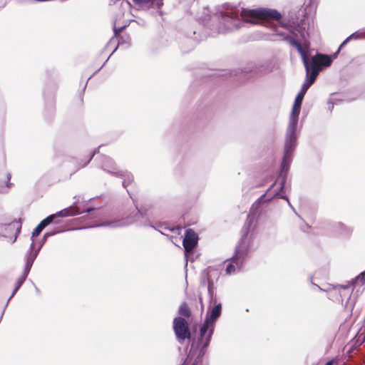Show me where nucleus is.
I'll return each mask as SVG.
<instances>
[{
  "label": "nucleus",
  "mask_w": 365,
  "mask_h": 365,
  "mask_svg": "<svg viewBox=\"0 0 365 365\" xmlns=\"http://www.w3.org/2000/svg\"><path fill=\"white\" fill-rule=\"evenodd\" d=\"M215 283L213 282H207V291L210 296V300H213L214 292H215Z\"/></svg>",
  "instance_id": "412c9836"
},
{
  "label": "nucleus",
  "mask_w": 365,
  "mask_h": 365,
  "mask_svg": "<svg viewBox=\"0 0 365 365\" xmlns=\"http://www.w3.org/2000/svg\"><path fill=\"white\" fill-rule=\"evenodd\" d=\"M125 26H121L119 28H117L116 26H114V35L115 37H118L120 36V34L121 31L124 29Z\"/></svg>",
  "instance_id": "5701e85b"
},
{
  "label": "nucleus",
  "mask_w": 365,
  "mask_h": 365,
  "mask_svg": "<svg viewBox=\"0 0 365 365\" xmlns=\"http://www.w3.org/2000/svg\"><path fill=\"white\" fill-rule=\"evenodd\" d=\"M331 232L333 236L336 237H348L351 233V230L341 222H337L331 226Z\"/></svg>",
  "instance_id": "9b49d317"
},
{
  "label": "nucleus",
  "mask_w": 365,
  "mask_h": 365,
  "mask_svg": "<svg viewBox=\"0 0 365 365\" xmlns=\"http://www.w3.org/2000/svg\"><path fill=\"white\" fill-rule=\"evenodd\" d=\"M353 36V35H351L350 36H349L348 38H346L343 42L340 45L339 49H338V52L339 51V50L344 46L346 45L349 41V40L351 38V37Z\"/></svg>",
  "instance_id": "b1692460"
},
{
  "label": "nucleus",
  "mask_w": 365,
  "mask_h": 365,
  "mask_svg": "<svg viewBox=\"0 0 365 365\" xmlns=\"http://www.w3.org/2000/svg\"><path fill=\"white\" fill-rule=\"evenodd\" d=\"M17 227H16V231L17 232H20V230H21V225H19V224H16Z\"/></svg>",
  "instance_id": "a878e982"
},
{
  "label": "nucleus",
  "mask_w": 365,
  "mask_h": 365,
  "mask_svg": "<svg viewBox=\"0 0 365 365\" xmlns=\"http://www.w3.org/2000/svg\"><path fill=\"white\" fill-rule=\"evenodd\" d=\"M54 220V215H49L45 219H43L34 229V230L32 232V240L33 242L31 244L32 246H34L33 249H36L35 245H34V237H38L39 234L41 232V231L50 223H51Z\"/></svg>",
  "instance_id": "f8f14e48"
},
{
  "label": "nucleus",
  "mask_w": 365,
  "mask_h": 365,
  "mask_svg": "<svg viewBox=\"0 0 365 365\" xmlns=\"http://www.w3.org/2000/svg\"><path fill=\"white\" fill-rule=\"evenodd\" d=\"M331 64V59L329 56L322 53H317L312 57V62L309 63V71L311 68H314L320 72L323 67L329 66Z\"/></svg>",
  "instance_id": "6e6552de"
},
{
  "label": "nucleus",
  "mask_w": 365,
  "mask_h": 365,
  "mask_svg": "<svg viewBox=\"0 0 365 365\" xmlns=\"http://www.w3.org/2000/svg\"><path fill=\"white\" fill-rule=\"evenodd\" d=\"M106 225L111 226V227H116V226L119 225V222H110L106 224Z\"/></svg>",
  "instance_id": "393cba45"
},
{
  "label": "nucleus",
  "mask_w": 365,
  "mask_h": 365,
  "mask_svg": "<svg viewBox=\"0 0 365 365\" xmlns=\"http://www.w3.org/2000/svg\"><path fill=\"white\" fill-rule=\"evenodd\" d=\"M312 285L313 287V289H317L320 291H323L328 293V298L332 301H335V294L336 292L333 291L332 287H338L339 284L337 285H333V284H327L324 287H321L318 286L317 284H315L314 283L312 282Z\"/></svg>",
  "instance_id": "dca6fc26"
},
{
  "label": "nucleus",
  "mask_w": 365,
  "mask_h": 365,
  "mask_svg": "<svg viewBox=\"0 0 365 365\" xmlns=\"http://www.w3.org/2000/svg\"><path fill=\"white\" fill-rule=\"evenodd\" d=\"M192 365H196V364L194 363V364H192Z\"/></svg>",
  "instance_id": "2f4dec72"
},
{
  "label": "nucleus",
  "mask_w": 365,
  "mask_h": 365,
  "mask_svg": "<svg viewBox=\"0 0 365 365\" xmlns=\"http://www.w3.org/2000/svg\"><path fill=\"white\" fill-rule=\"evenodd\" d=\"M185 253V267L187 265V262L189 260L194 261L198 257L197 252H184Z\"/></svg>",
  "instance_id": "aec40b11"
},
{
  "label": "nucleus",
  "mask_w": 365,
  "mask_h": 365,
  "mask_svg": "<svg viewBox=\"0 0 365 365\" xmlns=\"http://www.w3.org/2000/svg\"><path fill=\"white\" fill-rule=\"evenodd\" d=\"M197 234L192 229L187 230L182 242L185 251H192L197 244Z\"/></svg>",
  "instance_id": "9d476101"
},
{
  "label": "nucleus",
  "mask_w": 365,
  "mask_h": 365,
  "mask_svg": "<svg viewBox=\"0 0 365 365\" xmlns=\"http://www.w3.org/2000/svg\"><path fill=\"white\" fill-rule=\"evenodd\" d=\"M221 312L222 304L219 303L212 309L210 316L206 317L200 328V337L197 344L200 348L199 356L200 357L205 354L215 331V322L220 317Z\"/></svg>",
  "instance_id": "f03ea898"
},
{
  "label": "nucleus",
  "mask_w": 365,
  "mask_h": 365,
  "mask_svg": "<svg viewBox=\"0 0 365 365\" xmlns=\"http://www.w3.org/2000/svg\"><path fill=\"white\" fill-rule=\"evenodd\" d=\"M325 365H332V361H329L327 362Z\"/></svg>",
  "instance_id": "c85d7f7f"
},
{
  "label": "nucleus",
  "mask_w": 365,
  "mask_h": 365,
  "mask_svg": "<svg viewBox=\"0 0 365 365\" xmlns=\"http://www.w3.org/2000/svg\"><path fill=\"white\" fill-rule=\"evenodd\" d=\"M79 212L76 207L71 206L69 207L65 208L56 214H53L54 219L56 217H66L69 216H73L78 215Z\"/></svg>",
  "instance_id": "4468645a"
},
{
  "label": "nucleus",
  "mask_w": 365,
  "mask_h": 365,
  "mask_svg": "<svg viewBox=\"0 0 365 365\" xmlns=\"http://www.w3.org/2000/svg\"><path fill=\"white\" fill-rule=\"evenodd\" d=\"M319 71L317 69L311 68L309 74L306 72L307 77L308 78L307 81L303 83L302 86H305L307 89L312 86V83L315 81L317 76L319 75Z\"/></svg>",
  "instance_id": "f3484780"
},
{
  "label": "nucleus",
  "mask_w": 365,
  "mask_h": 365,
  "mask_svg": "<svg viewBox=\"0 0 365 365\" xmlns=\"http://www.w3.org/2000/svg\"><path fill=\"white\" fill-rule=\"evenodd\" d=\"M179 314L185 317H189L191 315V312L186 303H182L180 306Z\"/></svg>",
  "instance_id": "6ab92c4d"
},
{
  "label": "nucleus",
  "mask_w": 365,
  "mask_h": 365,
  "mask_svg": "<svg viewBox=\"0 0 365 365\" xmlns=\"http://www.w3.org/2000/svg\"><path fill=\"white\" fill-rule=\"evenodd\" d=\"M296 145V135L295 132L293 130L289 138L287 139L284 145V154L283 157V160L282 162V170H287L289 165V163L292 160V153L294 151V147Z\"/></svg>",
  "instance_id": "423d86ee"
},
{
  "label": "nucleus",
  "mask_w": 365,
  "mask_h": 365,
  "mask_svg": "<svg viewBox=\"0 0 365 365\" xmlns=\"http://www.w3.org/2000/svg\"><path fill=\"white\" fill-rule=\"evenodd\" d=\"M237 14H232V15L230 16V17H231L232 19H233V18H237Z\"/></svg>",
  "instance_id": "cd10ccee"
},
{
  "label": "nucleus",
  "mask_w": 365,
  "mask_h": 365,
  "mask_svg": "<svg viewBox=\"0 0 365 365\" xmlns=\"http://www.w3.org/2000/svg\"><path fill=\"white\" fill-rule=\"evenodd\" d=\"M173 330L177 339L182 342L186 339H190L191 334L187 321L180 317H175L173 320Z\"/></svg>",
  "instance_id": "39448f33"
},
{
  "label": "nucleus",
  "mask_w": 365,
  "mask_h": 365,
  "mask_svg": "<svg viewBox=\"0 0 365 365\" xmlns=\"http://www.w3.org/2000/svg\"><path fill=\"white\" fill-rule=\"evenodd\" d=\"M333 291L336 292L335 301L341 302L345 310L351 312L356 303V299L351 297L354 289L349 282L345 284H339L338 287H332Z\"/></svg>",
  "instance_id": "7ed1b4c3"
},
{
  "label": "nucleus",
  "mask_w": 365,
  "mask_h": 365,
  "mask_svg": "<svg viewBox=\"0 0 365 365\" xmlns=\"http://www.w3.org/2000/svg\"><path fill=\"white\" fill-rule=\"evenodd\" d=\"M241 17L244 21L251 23L253 24H257V20H261L267 22V26L270 27L277 35L282 36V40L288 42L291 46L295 47L298 52L300 53L302 61L305 68L307 75L309 73V61L307 55V51L304 49L301 43L295 38L289 36L284 33L277 31V26L276 24H270L269 21L274 20L279 21L282 19L281 14L276 9L258 8L255 9H242L241 11Z\"/></svg>",
  "instance_id": "f257e3e1"
},
{
  "label": "nucleus",
  "mask_w": 365,
  "mask_h": 365,
  "mask_svg": "<svg viewBox=\"0 0 365 365\" xmlns=\"http://www.w3.org/2000/svg\"><path fill=\"white\" fill-rule=\"evenodd\" d=\"M205 274L206 277L207 282H216L220 276V272L218 269L208 267L206 270H205Z\"/></svg>",
  "instance_id": "2eb2a0df"
},
{
  "label": "nucleus",
  "mask_w": 365,
  "mask_h": 365,
  "mask_svg": "<svg viewBox=\"0 0 365 365\" xmlns=\"http://www.w3.org/2000/svg\"><path fill=\"white\" fill-rule=\"evenodd\" d=\"M37 253L38 252H28L26 254V255L25 257L26 264L24 267V272L22 273L21 276L16 280L15 288H14L11 295L8 299L6 306H7L10 299L14 296V294L16 293V292L19 289V288L21 287V285L26 280V279L31 270V268L33 265V263L37 257Z\"/></svg>",
  "instance_id": "20e7f679"
},
{
  "label": "nucleus",
  "mask_w": 365,
  "mask_h": 365,
  "mask_svg": "<svg viewBox=\"0 0 365 365\" xmlns=\"http://www.w3.org/2000/svg\"><path fill=\"white\" fill-rule=\"evenodd\" d=\"M247 258V252H235V255L230 259L226 267V273L227 274H235L239 272Z\"/></svg>",
  "instance_id": "0eeeda50"
},
{
  "label": "nucleus",
  "mask_w": 365,
  "mask_h": 365,
  "mask_svg": "<svg viewBox=\"0 0 365 365\" xmlns=\"http://www.w3.org/2000/svg\"><path fill=\"white\" fill-rule=\"evenodd\" d=\"M133 2L139 6L147 5L150 3L155 4L157 8L160 9L163 5V0H133Z\"/></svg>",
  "instance_id": "a211bd4d"
},
{
  "label": "nucleus",
  "mask_w": 365,
  "mask_h": 365,
  "mask_svg": "<svg viewBox=\"0 0 365 365\" xmlns=\"http://www.w3.org/2000/svg\"><path fill=\"white\" fill-rule=\"evenodd\" d=\"M35 289H36V292H37L38 294H39V293H40V291H39V289H38V287H35Z\"/></svg>",
  "instance_id": "c756f323"
},
{
  "label": "nucleus",
  "mask_w": 365,
  "mask_h": 365,
  "mask_svg": "<svg viewBox=\"0 0 365 365\" xmlns=\"http://www.w3.org/2000/svg\"><path fill=\"white\" fill-rule=\"evenodd\" d=\"M279 24L282 27L287 28V25L285 24L280 22Z\"/></svg>",
  "instance_id": "bb28decb"
},
{
  "label": "nucleus",
  "mask_w": 365,
  "mask_h": 365,
  "mask_svg": "<svg viewBox=\"0 0 365 365\" xmlns=\"http://www.w3.org/2000/svg\"><path fill=\"white\" fill-rule=\"evenodd\" d=\"M260 206H261V202L260 201H257L255 202L251 207L250 208V213L253 214V215H255L257 214V210L260 208Z\"/></svg>",
  "instance_id": "4be33fe9"
},
{
  "label": "nucleus",
  "mask_w": 365,
  "mask_h": 365,
  "mask_svg": "<svg viewBox=\"0 0 365 365\" xmlns=\"http://www.w3.org/2000/svg\"><path fill=\"white\" fill-rule=\"evenodd\" d=\"M307 90L308 89L305 86H302L300 91L299 92V93L297 94V96L295 98V101H294V105L292 107L291 115H290V118L293 121L294 123H296L298 120V117L300 113L302 101L304 99V97Z\"/></svg>",
  "instance_id": "1a4fd4ad"
},
{
  "label": "nucleus",
  "mask_w": 365,
  "mask_h": 365,
  "mask_svg": "<svg viewBox=\"0 0 365 365\" xmlns=\"http://www.w3.org/2000/svg\"><path fill=\"white\" fill-rule=\"evenodd\" d=\"M41 246H39L38 247H37V248H36V249H37V251H38V250L41 249Z\"/></svg>",
  "instance_id": "7c9ffc66"
},
{
  "label": "nucleus",
  "mask_w": 365,
  "mask_h": 365,
  "mask_svg": "<svg viewBox=\"0 0 365 365\" xmlns=\"http://www.w3.org/2000/svg\"><path fill=\"white\" fill-rule=\"evenodd\" d=\"M349 283L351 284L352 289H356V293L361 292L365 289V271L349 281Z\"/></svg>",
  "instance_id": "ddd939ff"
}]
</instances>
